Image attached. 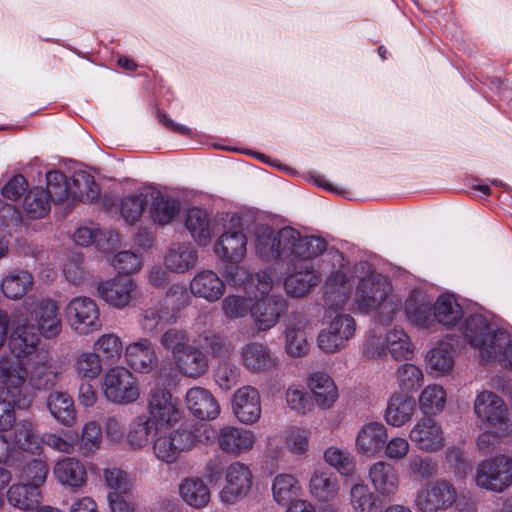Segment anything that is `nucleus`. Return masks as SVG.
<instances>
[{
  "instance_id": "f257e3e1",
  "label": "nucleus",
  "mask_w": 512,
  "mask_h": 512,
  "mask_svg": "<svg viewBox=\"0 0 512 512\" xmlns=\"http://www.w3.org/2000/svg\"><path fill=\"white\" fill-rule=\"evenodd\" d=\"M326 242L320 237L303 236L292 227L274 231L262 227L256 232V251L260 258L278 260L287 265L284 281L286 293L302 298L320 281L312 259L326 249Z\"/></svg>"
},
{
  "instance_id": "f03ea898",
  "label": "nucleus",
  "mask_w": 512,
  "mask_h": 512,
  "mask_svg": "<svg viewBox=\"0 0 512 512\" xmlns=\"http://www.w3.org/2000/svg\"><path fill=\"white\" fill-rule=\"evenodd\" d=\"M349 293L350 284L344 272L337 271L327 279L324 290L325 327L317 337V346L325 353L341 351L354 337L355 320L349 314L341 313Z\"/></svg>"
},
{
  "instance_id": "7ed1b4c3",
  "label": "nucleus",
  "mask_w": 512,
  "mask_h": 512,
  "mask_svg": "<svg viewBox=\"0 0 512 512\" xmlns=\"http://www.w3.org/2000/svg\"><path fill=\"white\" fill-rule=\"evenodd\" d=\"M461 332L483 362H497L512 370V339L508 332L495 329L481 314L467 317Z\"/></svg>"
},
{
  "instance_id": "20e7f679",
  "label": "nucleus",
  "mask_w": 512,
  "mask_h": 512,
  "mask_svg": "<svg viewBox=\"0 0 512 512\" xmlns=\"http://www.w3.org/2000/svg\"><path fill=\"white\" fill-rule=\"evenodd\" d=\"M230 353V344L220 333L205 330L196 336L191 345L173 359L178 373L184 377L197 379L209 369V357L226 356Z\"/></svg>"
},
{
  "instance_id": "39448f33",
  "label": "nucleus",
  "mask_w": 512,
  "mask_h": 512,
  "mask_svg": "<svg viewBox=\"0 0 512 512\" xmlns=\"http://www.w3.org/2000/svg\"><path fill=\"white\" fill-rule=\"evenodd\" d=\"M60 375L59 363L50 358L35 361L29 376L20 360L10 358L0 360V382L15 390L21 388L27 379L29 385L35 390H50L55 387Z\"/></svg>"
},
{
  "instance_id": "423d86ee",
  "label": "nucleus",
  "mask_w": 512,
  "mask_h": 512,
  "mask_svg": "<svg viewBox=\"0 0 512 512\" xmlns=\"http://www.w3.org/2000/svg\"><path fill=\"white\" fill-rule=\"evenodd\" d=\"M213 427L207 423L181 426L169 434H157L153 441V453L164 463H174L183 451L198 444L212 443Z\"/></svg>"
},
{
  "instance_id": "0eeeda50",
  "label": "nucleus",
  "mask_w": 512,
  "mask_h": 512,
  "mask_svg": "<svg viewBox=\"0 0 512 512\" xmlns=\"http://www.w3.org/2000/svg\"><path fill=\"white\" fill-rule=\"evenodd\" d=\"M392 286L381 274L370 273L359 280L353 302L360 312L374 311L380 307H389L393 313L398 309V303L390 297Z\"/></svg>"
},
{
  "instance_id": "6e6552de",
  "label": "nucleus",
  "mask_w": 512,
  "mask_h": 512,
  "mask_svg": "<svg viewBox=\"0 0 512 512\" xmlns=\"http://www.w3.org/2000/svg\"><path fill=\"white\" fill-rule=\"evenodd\" d=\"M102 390L106 400L116 405L133 404L141 397L137 377L124 366H113L106 370Z\"/></svg>"
},
{
  "instance_id": "1a4fd4ad",
  "label": "nucleus",
  "mask_w": 512,
  "mask_h": 512,
  "mask_svg": "<svg viewBox=\"0 0 512 512\" xmlns=\"http://www.w3.org/2000/svg\"><path fill=\"white\" fill-rule=\"evenodd\" d=\"M474 481L477 487L493 493H502L512 486V457L498 454L479 462Z\"/></svg>"
},
{
  "instance_id": "9d476101",
  "label": "nucleus",
  "mask_w": 512,
  "mask_h": 512,
  "mask_svg": "<svg viewBox=\"0 0 512 512\" xmlns=\"http://www.w3.org/2000/svg\"><path fill=\"white\" fill-rule=\"evenodd\" d=\"M14 442L19 449L32 453L38 452L42 444L67 454L72 453L75 448V437L70 432L64 435L45 433L42 437H38L30 421H21L16 425Z\"/></svg>"
},
{
  "instance_id": "9b49d317",
  "label": "nucleus",
  "mask_w": 512,
  "mask_h": 512,
  "mask_svg": "<svg viewBox=\"0 0 512 512\" xmlns=\"http://www.w3.org/2000/svg\"><path fill=\"white\" fill-rule=\"evenodd\" d=\"M474 413L477 419L491 428H497L504 436L512 435V415L504 400L492 391L484 390L476 395Z\"/></svg>"
},
{
  "instance_id": "f8f14e48",
  "label": "nucleus",
  "mask_w": 512,
  "mask_h": 512,
  "mask_svg": "<svg viewBox=\"0 0 512 512\" xmlns=\"http://www.w3.org/2000/svg\"><path fill=\"white\" fill-rule=\"evenodd\" d=\"M23 307L29 322L36 323V331L46 339L57 337L62 329V319L57 303L49 298H27Z\"/></svg>"
},
{
  "instance_id": "ddd939ff",
  "label": "nucleus",
  "mask_w": 512,
  "mask_h": 512,
  "mask_svg": "<svg viewBox=\"0 0 512 512\" xmlns=\"http://www.w3.org/2000/svg\"><path fill=\"white\" fill-rule=\"evenodd\" d=\"M146 417L160 430L174 426L181 418L177 400L161 386L150 389L146 400Z\"/></svg>"
},
{
  "instance_id": "4468645a",
  "label": "nucleus",
  "mask_w": 512,
  "mask_h": 512,
  "mask_svg": "<svg viewBox=\"0 0 512 512\" xmlns=\"http://www.w3.org/2000/svg\"><path fill=\"white\" fill-rule=\"evenodd\" d=\"M456 500L454 485L446 479H437L416 493L415 506L420 512H441L451 508Z\"/></svg>"
},
{
  "instance_id": "2eb2a0df",
  "label": "nucleus",
  "mask_w": 512,
  "mask_h": 512,
  "mask_svg": "<svg viewBox=\"0 0 512 512\" xmlns=\"http://www.w3.org/2000/svg\"><path fill=\"white\" fill-rule=\"evenodd\" d=\"M71 329L78 335H89L100 329V312L96 302L85 296L71 299L66 307Z\"/></svg>"
},
{
  "instance_id": "dca6fc26",
  "label": "nucleus",
  "mask_w": 512,
  "mask_h": 512,
  "mask_svg": "<svg viewBox=\"0 0 512 512\" xmlns=\"http://www.w3.org/2000/svg\"><path fill=\"white\" fill-rule=\"evenodd\" d=\"M138 285L128 276H116L97 284V295L108 305L124 309L131 305L136 297Z\"/></svg>"
},
{
  "instance_id": "f3484780",
  "label": "nucleus",
  "mask_w": 512,
  "mask_h": 512,
  "mask_svg": "<svg viewBox=\"0 0 512 512\" xmlns=\"http://www.w3.org/2000/svg\"><path fill=\"white\" fill-rule=\"evenodd\" d=\"M214 437L218 448L226 454L239 456L250 452L256 443V434L249 429L238 426H223L218 431L214 428Z\"/></svg>"
},
{
  "instance_id": "a211bd4d",
  "label": "nucleus",
  "mask_w": 512,
  "mask_h": 512,
  "mask_svg": "<svg viewBox=\"0 0 512 512\" xmlns=\"http://www.w3.org/2000/svg\"><path fill=\"white\" fill-rule=\"evenodd\" d=\"M409 439L416 448L425 453H434L445 446V435L439 422L430 417L416 421L409 431Z\"/></svg>"
},
{
  "instance_id": "6ab92c4d",
  "label": "nucleus",
  "mask_w": 512,
  "mask_h": 512,
  "mask_svg": "<svg viewBox=\"0 0 512 512\" xmlns=\"http://www.w3.org/2000/svg\"><path fill=\"white\" fill-rule=\"evenodd\" d=\"M226 485L220 492L222 502L234 504L244 498L252 486V473L249 467L241 462H233L225 472Z\"/></svg>"
},
{
  "instance_id": "aec40b11",
  "label": "nucleus",
  "mask_w": 512,
  "mask_h": 512,
  "mask_svg": "<svg viewBox=\"0 0 512 512\" xmlns=\"http://www.w3.org/2000/svg\"><path fill=\"white\" fill-rule=\"evenodd\" d=\"M309 323L307 316L302 312H292L289 315L285 323L284 349L290 357L300 358L308 353L307 330Z\"/></svg>"
},
{
  "instance_id": "412c9836",
  "label": "nucleus",
  "mask_w": 512,
  "mask_h": 512,
  "mask_svg": "<svg viewBox=\"0 0 512 512\" xmlns=\"http://www.w3.org/2000/svg\"><path fill=\"white\" fill-rule=\"evenodd\" d=\"M231 406L234 416L245 425L255 424L261 417V396L253 386L238 388L233 394Z\"/></svg>"
},
{
  "instance_id": "4be33fe9",
  "label": "nucleus",
  "mask_w": 512,
  "mask_h": 512,
  "mask_svg": "<svg viewBox=\"0 0 512 512\" xmlns=\"http://www.w3.org/2000/svg\"><path fill=\"white\" fill-rule=\"evenodd\" d=\"M241 365L250 373L259 374L278 366V357L264 343L251 341L241 346L239 350Z\"/></svg>"
},
{
  "instance_id": "5701e85b",
  "label": "nucleus",
  "mask_w": 512,
  "mask_h": 512,
  "mask_svg": "<svg viewBox=\"0 0 512 512\" xmlns=\"http://www.w3.org/2000/svg\"><path fill=\"white\" fill-rule=\"evenodd\" d=\"M225 278L233 287H242L245 294H252L257 297L266 295L274 285V279L267 271H261L255 275L250 274L244 267L233 266L225 270Z\"/></svg>"
},
{
  "instance_id": "b1692460",
  "label": "nucleus",
  "mask_w": 512,
  "mask_h": 512,
  "mask_svg": "<svg viewBox=\"0 0 512 512\" xmlns=\"http://www.w3.org/2000/svg\"><path fill=\"white\" fill-rule=\"evenodd\" d=\"M40 336L35 329V324L29 322L26 315L20 314L14 321L10 336L11 352L18 358L32 354L40 343Z\"/></svg>"
},
{
  "instance_id": "393cba45",
  "label": "nucleus",
  "mask_w": 512,
  "mask_h": 512,
  "mask_svg": "<svg viewBox=\"0 0 512 512\" xmlns=\"http://www.w3.org/2000/svg\"><path fill=\"white\" fill-rule=\"evenodd\" d=\"M288 302L282 296L272 295L266 299H253L251 317L261 331L274 327L287 311Z\"/></svg>"
},
{
  "instance_id": "a878e982",
  "label": "nucleus",
  "mask_w": 512,
  "mask_h": 512,
  "mask_svg": "<svg viewBox=\"0 0 512 512\" xmlns=\"http://www.w3.org/2000/svg\"><path fill=\"white\" fill-rule=\"evenodd\" d=\"M367 477L378 496L390 498L399 489V475L389 462L381 460L372 463L368 468Z\"/></svg>"
},
{
  "instance_id": "bb28decb",
  "label": "nucleus",
  "mask_w": 512,
  "mask_h": 512,
  "mask_svg": "<svg viewBox=\"0 0 512 512\" xmlns=\"http://www.w3.org/2000/svg\"><path fill=\"white\" fill-rule=\"evenodd\" d=\"M386 438L387 428L383 423L366 422L356 435L355 449L360 455L375 457L383 450Z\"/></svg>"
},
{
  "instance_id": "cd10ccee",
  "label": "nucleus",
  "mask_w": 512,
  "mask_h": 512,
  "mask_svg": "<svg viewBox=\"0 0 512 512\" xmlns=\"http://www.w3.org/2000/svg\"><path fill=\"white\" fill-rule=\"evenodd\" d=\"M124 357L127 365L137 373H149L158 363L155 347L148 338L129 343Z\"/></svg>"
},
{
  "instance_id": "c85d7f7f",
  "label": "nucleus",
  "mask_w": 512,
  "mask_h": 512,
  "mask_svg": "<svg viewBox=\"0 0 512 512\" xmlns=\"http://www.w3.org/2000/svg\"><path fill=\"white\" fill-rule=\"evenodd\" d=\"M225 289V282L216 272L209 269H204L196 273L189 283L191 294L209 303L218 301L224 295Z\"/></svg>"
},
{
  "instance_id": "c756f323",
  "label": "nucleus",
  "mask_w": 512,
  "mask_h": 512,
  "mask_svg": "<svg viewBox=\"0 0 512 512\" xmlns=\"http://www.w3.org/2000/svg\"><path fill=\"white\" fill-rule=\"evenodd\" d=\"M415 412L414 399L406 394L395 392L387 400L383 417L387 425L400 428L411 422Z\"/></svg>"
},
{
  "instance_id": "7c9ffc66",
  "label": "nucleus",
  "mask_w": 512,
  "mask_h": 512,
  "mask_svg": "<svg viewBox=\"0 0 512 512\" xmlns=\"http://www.w3.org/2000/svg\"><path fill=\"white\" fill-rule=\"evenodd\" d=\"M187 409L197 418L214 420L220 413V406L211 392L203 387H192L185 395Z\"/></svg>"
},
{
  "instance_id": "2f4dec72",
  "label": "nucleus",
  "mask_w": 512,
  "mask_h": 512,
  "mask_svg": "<svg viewBox=\"0 0 512 512\" xmlns=\"http://www.w3.org/2000/svg\"><path fill=\"white\" fill-rule=\"evenodd\" d=\"M53 475L62 486L72 489L82 487L86 482V468L84 464L73 457H62L53 467Z\"/></svg>"
},
{
  "instance_id": "473e14b6",
  "label": "nucleus",
  "mask_w": 512,
  "mask_h": 512,
  "mask_svg": "<svg viewBox=\"0 0 512 512\" xmlns=\"http://www.w3.org/2000/svg\"><path fill=\"white\" fill-rule=\"evenodd\" d=\"M307 386L315 403L321 409H330L338 399L337 387L327 373H311L307 380Z\"/></svg>"
},
{
  "instance_id": "72a5a7b5",
  "label": "nucleus",
  "mask_w": 512,
  "mask_h": 512,
  "mask_svg": "<svg viewBox=\"0 0 512 512\" xmlns=\"http://www.w3.org/2000/svg\"><path fill=\"white\" fill-rule=\"evenodd\" d=\"M247 238L241 231L223 233L214 246L215 254L223 261L239 263L246 253Z\"/></svg>"
},
{
  "instance_id": "f704fd0d",
  "label": "nucleus",
  "mask_w": 512,
  "mask_h": 512,
  "mask_svg": "<svg viewBox=\"0 0 512 512\" xmlns=\"http://www.w3.org/2000/svg\"><path fill=\"white\" fill-rule=\"evenodd\" d=\"M197 251L191 243H172L165 256L164 265L173 273H185L197 263Z\"/></svg>"
},
{
  "instance_id": "c9c22d12",
  "label": "nucleus",
  "mask_w": 512,
  "mask_h": 512,
  "mask_svg": "<svg viewBox=\"0 0 512 512\" xmlns=\"http://www.w3.org/2000/svg\"><path fill=\"white\" fill-rule=\"evenodd\" d=\"M310 494L321 502L331 501L339 492V483L335 475L327 468H315L309 479Z\"/></svg>"
},
{
  "instance_id": "e433bc0d",
  "label": "nucleus",
  "mask_w": 512,
  "mask_h": 512,
  "mask_svg": "<svg viewBox=\"0 0 512 512\" xmlns=\"http://www.w3.org/2000/svg\"><path fill=\"white\" fill-rule=\"evenodd\" d=\"M161 431L146 417L145 413H142L131 420L126 433V442L132 450H141L150 444L152 435L156 436Z\"/></svg>"
},
{
  "instance_id": "4c0bfd02",
  "label": "nucleus",
  "mask_w": 512,
  "mask_h": 512,
  "mask_svg": "<svg viewBox=\"0 0 512 512\" xmlns=\"http://www.w3.org/2000/svg\"><path fill=\"white\" fill-rule=\"evenodd\" d=\"M434 317L437 325L447 328L454 327L463 317V309L454 295L443 293L433 304Z\"/></svg>"
},
{
  "instance_id": "58836bf2",
  "label": "nucleus",
  "mask_w": 512,
  "mask_h": 512,
  "mask_svg": "<svg viewBox=\"0 0 512 512\" xmlns=\"http://www.w3.org/2000/svg\"><path fill=\"white\" fill-rule=\"evenodd\" d=\"M149 213L152 220L159 225L169 224L179 212V203L174 198L164 195L159 191H151L147 194Z\"/></svg>"
},
{
  "instance_id": "ea45409f",
  "label": "nucleus",
  "mask_w": 512,
  "mask_h": 512,
  "mask_svg": "<svg viewBox=\"0 0 512 512\" xmlns=\"http://www.w3.org/2000/svg\"><path fill=\"white\" fill-rule=\"evenodd\" d=\"M419 297L420 294H417L407 299L405 305L407 319L418 328L433 330L436 327L433 305Z\"/></svg>"
},
{
  "instance_id": "a19ab883",
  "label": "nucleus",
  "mask_w": 512,
  "mask_h": 512,
  "mask_svg": "<svg viewBox=\"0 0 512 512\" xmlns=\"http://www.w3.org/2000/svg\"><path fill=\"white\" fill-rule=\"evenodd\" d=\"M273 500L280 506H287L301 496L299 481L291 474H278L271 485Z\"/></svg>"
},
{
  "instance_id": "79ce46f5",
  "label": "nucleus",
  "mask_w": 512,
  "mask_h": 512,
  "mask_svg": "<svg viewBox=\"0 0 512 512\" xmlns=\"http://www.w3.org/2000/svg\"><path fill=\"white\" fill-rule=\"evenodd\" d=\"M181 499L193 508H203L210 501V490L206 483L198 477H187L179 485Z\"/></svg>"
},
{
  "instance_id": "37998d69",
  "label": "nucleus",
  "mask_w": 512,
  "mask_h": 512,
  "mask_svg": "<svg viewBox=\"0 0 512 512\" xmlns=\"http://www.w3.org/2000/svg\"><path fill=\"white\" fill-rule=\"evenodd\" d=\"M47 407L59 423L72 426L76 420V409L73 399L64 392L55 391L47 397Z\"/></svg>"
},
{
  "instance_id": "c03bdc74",
  "label": "nucleus",
  "mask_w": 512,
  "mask_h": 512,
  "mask_svg": "<svg viewBox=\"0 0 512 512\" xmlns=\"http://www.w3.org/2000/svg\"><path fill=\"white\" fill-rule=\"evenodd\" d=\"M349 501L354 512H380L383 508L379 496L363 482L351 485Z\"/></svg>"
},
{
  "instance_id": "a18cd8bd",
  "label": "nucleus",
  "mask_w": 512,
  "mask_h": 512,
  "mask_svg": "<svg viewBox=\"0 0 512 512\" xmlns=\"http://www.w3.org/2000/svg\"><path fill=\"white\" fill-rule=\"evenodd\" d=\"M93 351L103 364L114 365L124 354L123 342L116 333L100 335L93 343Z\"/></svg>"
},
{
  "instance_id": "49530a36",
  "label": "nucleus",
  "mask_w": 512,
  "mask_h": 512,
  "mask_svg": "<svg viewBox=\"0 0 512 512\" xmlns=\"http://www.w3.org/2000/svg\"><path fill=\"white\" fill-rule=\"evenodd\" d=\"M116 232H102L94 227H79L74 233V241L80 246H89L95 243L100 250H109L119 243Z\"/></svg>"
},
{
  "instance_id": "de8ad7c7",
  "label": "nucleus",
  "mask_w": 512,
  "mask_h": 512,
  "mask_svg": "<svg viewBox=\"0 0 512 512\" xmlns=\"http://www.w3.org/2000/svg\"><path fill=\"white\" fill-rule=\"evenodd\" d=\"M185 226L199 245H207L210 242L212 229L206 211L199 208H191L187 213Z\"/></svg>"
},
{
  "instance_id": "09e8293b",
  "label": "nucleus",
  "mask_w": 512,
  "mask_h": 512,
  "mask_svg": "<svg viewBox=\"0 0 512 512\" xmlns=\"http://www.w3.org/2000/svg\"><path fill=\"white\" fill-rule=\"evenodd\" d=\"M386 348L395 360H409L413 357L414 346L407 333L400 327L389 330L385 337Z\"/></svg>"
},
{
  "instance_id": "8fccbe9b",
  "label": "nucleus",
  "mask_w": 512,
  "mask_h": 512,
  "mask_svg": "<svg viewBox=\"0 0 512 512\" xmlns=\"http://www.w3.org/2000/svg\"><path fill=\"white\" fill-rule=\"evenodd\" d=\"M40 498V489L32 487L24 481L23 483L13 484L7 491L9 504L21 510L32 509L39 503Z\"/></svg>"
},
{
  "instance_id": "3c124183",
  "label": "nucleus",
  "mask_w": 512,
  "mask_h": 512,
  "mask_svg": "<svg viewBox=\"0 0 512 512\" xmlns=\"http://www.w3.org/2000/svg\"><path fill=\"white\" fill-rule=\"evenodd\" d=\"M446 391L441 385L429 384L419 394L418 405L424 415L439 414L446 404Z\"/></svg>"
},
{
  "instance_id": "603ef678",
  "label": "nucleus",
  "mask_w": 512,
  "mask_h": 512,
  "mask_svg": "<svg viewBox=\"0 0 512 512\" xmlns=\"http://www.w3.org/2000/svg\"><path fill=\"white\" fill-rule=\"evenodd\" d=\"M426 361L428 367L439 375L450 372L454 366L453 345L447 341L439 342L428 352Z\"/></svg>"
},
{
  "instance_id": "864d4df0",
  "label": "nucleus",
  "mask_w": 512,
  "mask_h": 512,
  "mask_svg": "<svg viewBox=\"0 0 512 512\" xmlns=\"http://www.w3.org/2000/svg\"><path fill=\"white\" fill-rule=\"evenodd\" d=\"M33 285L32 275L25 270H14L6 275L1 282L3 294L10 299L24 296Z\"/></svg>"
},
{
  "instance_id": "5fc2aeb1",
  "label": "nucleus",
  "mask_w": 512,
  "mask_h": 512,
  "mask_svg": "<svg viewBox=\"0 0 512 512\" xmlns=\"http://www.w3.org/2000/svg\"><path fill=\"white\" fill-rule=\"evenodd\" d=\"M76 376L84 380L96 379L103 370V363L94 351L84 350L76 354L73 360Z\"/></svg>"
},
{
  "instance_id": "6e6d98bb",
  "label": "nucleus",
  "mask_w": 512,
  "mask_h": 512,
  "mask_svg": "<svg viewBox=\"0 0 512 512\" xmlns=\"http://www.w3.org/2000/svg\"><path fill=\"white\" fill-rule=\"evenodd\" d=\"M161 347L171 354L172 360L181 354L190 345V336L186 329L170 327L159 338Z\"/></svg>"
},
{
  "instance_id": "4d7b16f0",
  "label": "nucleus",
  "mask_w": 512,
  "mask_h": 512,
  "mask_svg": "<svg viewBox=\"0 0 512 512\" xmlns=\"http://www.w3.org/2000/svg\"><path fill=\"white\" fill-rule=\"evenodd\" d=\"M395 378L397 385L403 394L417 391L424 382V374L422 370L412 363L399 365L395 372Z\"/></svg>"
},
{
  "instance_id": "13d9d810",
  "label": "nucleus",
  "mask_w": 512,
  "mask_h": 512,
  "mask_svg": "<svg viewBox=\"0 0 512 512\" xmlns=\"http://www.w3.org/2000/svg\"><path fill=\"white\" fill-rule=\"evenodd\" d=\"M171 319L168 306L159 302L153 307L144 309L139 317V327L146 335H152L156 332L158 326L167 323Z\"/></svg>"
},
{
  "instance_id": "bf43d9fd",
  "label": "nucleus",
  "mask_w": 512,
  "mask_h": 512,
  "mask_svg": "<svg viewBox=\"0 0 512 512\" xmlns=\"http://www.w3.org/2000/svg\"><path fill=\"white\" fill-rule=\"evenodd\" d=\"M253 295L229 294L221 302V310L227 319L244 318L251 315Z\"/></svg>"
},
{
  "instance_id": "052dcab7",
  "label": "nucleus",
  "mask_w": 512,
  "mask_h": 512,
  "mask_svg": "<svg viewBox=\"0 0 512 512\" xmlns=\"http://www.w3.org/2000/svg\"><path fill=\"white\" fill-rule=\"evenodd\" d=\"M324 459L326 463L336 469L340 475L350 476L355 471V458L347 450L331 446L325 450Z\"/></svg>"
},
{
  "instance_id": "680f3d73",
  "label": "nucleus",
  "mask_w": 512,
  "mask_h": 512,
  "mask_svg": "<svg viewBox=\"0 0 512 512\" xmlns=\"http://www.w3.org/2000/svg\"><path fill=\"white\" fill-rule=\"evenodd\" d=\"M23 210L31 219L44 217L50 210V201L43 188H33L24 198Z\"/></svg>"
},
{
  "instance_id": "e2e57ef3",
  "label": "nucleus",
  "mask_w": 512,
  "mask_h": 512,
  "mask_svg": "<svg viewBox=\"0 0 512 512\" xmlns=\"http://www.w3.org/2000/svg\"><path fill=\"white\" fill-rule=\"evenodd\" d=\"M409 476L416 480L424 481L435 477L438 473L437 462L431 457L415 454L406 464Z\"/></svg>"
},
{
  "instance_id": "0e129e2a",
  "label": "nucleus",
  "mask_w": 512,
  "mask_h": 512,
  "mask_svg": "<svg viewBox=\"0 0 512 512\" xmlns=\"http://www.w3.org/2000/svg\"><path fill=\"white\" fill-rule=\"evenodd\" d=\"M11 387L0 388V431L10 429L15 423L14 408L21 407L18 395L10 391Z\"/></svg>"
},
{
  "instance_id": "69168bd1",
  "label": "nucleus",
  "mask_w": 512,
  "mask_h": 512,
  "mask_svg": "<svg viewBox=\"0 0 512 512\" xmlns=\"http://www.w3.org/2000/svg\"><path fill=\"white\" fill-rule=\"evenodd\" d=\"M240 368L229 361H221L214 370V381L224 392L230 391L240 381Z\"/></svg>"
},
{
  "instance_id": "338daca9",
  "label": "nucleus",
  "mask_w": 512,
  "mask_h": 512,
  "mask_svg": "<svg viewBox=\"0 0 512 512\" xmlns=\"http://www.w3.org/2000/svg\"><path fill=\"white\" fill-rule=\"evenodd\" d=\"M103 441L101 425L91 420L84 424L79 440L80 450L84 455L94 453L100 449Z\"/></svg>"
},
{
  "instance_id": "774afa93",
  "label": "nucleus",
  "mask_w": 512,
  "mask_h": 512,
  "mask_svg": "<svg viewBox=\"0 0 512 512\" xmlns=\"http://www.w3.org/2000/svg\"><path fill=\"white\" fill-rule=\"evenodd\" d=\"M310 431L292 426L284 433L285 447L294 455H303L309 450Z\"/></svg>"
}]
</instances>
